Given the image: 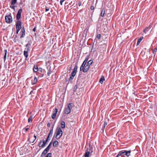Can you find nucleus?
<instances>
[{"instance_id": "1", "label": "nucleus", "mask_w": 157, "mask_h": 157, "mask_svg": "<svg viewBox=\"0 0 157 157\" xmlns=\"http://www.w3.org/2000/svg\"><path fill=\"white\" fill-rule=\"evenodd\" d=\"M93 152V147H90L89 149H87L86 150L84 155V157H89V156L92 155Z\"/></svg>"}, {"instance_id": "2", "label": "nucleus", "mask_w": 157, "mask_h": 157, "mask_svg": "<svg viewBox=\"0 0 157 157\" xmlns=\"http://www.w3.org/2000/svg\"><path fill=\"white\" fill-rule=\"evenodd\" d=\"M56 138L57 139H59L63 134V131L60 128H57L56 129Z\"/></svg>"}, {"instance_id": "3", "label": "nucleus", "mask_w": 157, "mask_h": 157, "mask_svg": "<svg viewBox=\"0 0 157 157\" xmlns=\"http://www.w3.org/2000/svg\"><path fill=\"white\" fill-rule=\"evenodd\" d=\"M71 103H69L67 105V107H66L64 109V113L65 114H67L70 113L71 110V109L72 108Z\"/></svg>"}, {"instance_id": "4", "label": "nucleus", "mask_w": 157, "mask_h": 157, "mask_svg": "<svg viewBox=\"0 0 157 157\" xmlns=\"http://www.w3.org/2000/svg\"><path fill=\"white\" fill-rule=\"evenodd\" d=\"M131 151H121L118 153V155H126L127 157L129 156L130 155Z\"/></svg>"}, {"instance_id": "5", "label": "nucleus", "mask_w": 157, "mask_h": 157, "mask_svg": "<svg viewBox=\"0 0 157 157\" xmlns=\"http://www.w3.org/2000/svg\"><path fill=\"white\" fill-rule=\"evenodd\" d=\"M77 68H78V67H77V66H75L74 67L73 71V72L72 73L70 77V78L69 79L70 81H72L73 78H74V77L75 76L76 74V72H77Z\"/></svg>"}, {"instance_id": "6", "label": "nucleus", "mask_w": 157, "mask_h": 157, "mask_svg": "<svg viewBox=\"0 0 157 157\" xmlns=\"http://www.w3.org/2000/svg\"><path fill=\"white\" fill-rule=\"evenodd\" d=\"M22 25V23L21 21H18L17 23L16 24V29H17V33L18 34L19 31L21 28Z\"/></svg>"}, {"instance_id": "7", "label": "nucleus", "mask_w": 157, "mask_h": 157, "mask_svg": "<svg viewBox=\"0 0 157 157\" xmlns=\"http://www.w3.org/2000/svg\"><path fill=\"white\" fill-rule=\"evenodd\" d=\"M90 67L89 65H85L84 67H83V68L82 69H80V71H83L84 72H86L89 69Z\"/></svg>"}, {"instance_id": "8", "label": "nucleus", "mask_w": 157, "mask_h": 157, "mask_svg": "<svg viewBox=\"0 0 157 157\" xmlns=\"http://www.w3.org/2000/svg\"><path fill=\"white\" fill-rule=\"evenodd\" d=\"M88 57H86L84 62H83L82 65H81V67H80V69H82L83 68V67H84L85 65H86V63L87 62V61H88Z\"/></svg>"}, {"instance_id": "9", "label": "nucleus", "mask_w": 157, "mask_h": 157, "mask_svg": "<svg viewBox=\"0 0 157 157\" xmlns=\"http://www.w3.org/2000/svg\"><path fill=\"white\" fill-rule=\"evenodd\" d=\"M22 11V10L21 9H20L17 13V19H19L21 17V13Z\"/></svg>"}, {"instance_id": "10", "label": "nucleus", "mask_w": 157, "mask_h": 157, "mask_svg": "<svg viewBox=\"0 0 157 157\" xmlns=\"http://www.w3.org/2000/svg\"><path fill=\"white\" fill-rule=\"evenodd\" d=\"M46 144V143L45 142L44 140H43L40 141L39 143V146L40 147H44Z\"/></svg>"}, {"instance_id": "11", "label": "nucleus", "mask_w": 157, "mask_h": 157, "mask_svg": "<svg viewBox=\"0 0 157 157\" xmlns=\"http://www.w3.org/2000/svg\"><path fill=\"white\" fill-rule=\"evenodd\" d=\"M5 19L6 23H10V15L6 16Z\"/></svg>"}, {"instance_id": "12", "label": "nucleus", "mask_w": 157, "mask_h": 157, "mask_svg": "<svg viewBox=\"0 0 157 157\" xmlns=\"http://www.w3.org/2000/svg\"><path fill=\"white\" fill-rule=\"evenodd\" d=\"M31 46V44H28L26 45V48L25 49V50L27 51L30 50V48Z\"/></svg>"}, {"instance_id": "13", "label": "nucleus", "mask_w": 157, "mask_h": 157, "mask_svg": "<svg viewBox=\"0 0 157 157\" xmlns=\"http://www.w3.org/2000/svg\"><path fill=\"white\" fill-rule=\"evenodd\" d=\"M61 127L62 128H64L65 127V122L63 121H61L60 123Z\"/></svg>"}, {"instance_id": "14", "label": "nucleus", "mask_w": 157, "mask_h": 157, "mask_svg": "<svg viewBox=\"0 0 157 157\" xmlns=\"http://www.w3.org/2000/svg\"><path fill=\"white\" fill-rule=\"evenodd\" d=\"M105 78L103 76H102L101 78L100 79L99 82L101 83L102 84L103 81L105 80Z\"/></svg>"}, {"instance_id": "15", "label": "nucleus", "mask_w": 157, "mask_h": 157, "mask_svg": "<svg viewBox=\"0 0 157 157\" xmlns=\"http://www.w3.org/2000/svg\"><path fill=\"white\" fill-rule=\"evenodd\" d=\"M48 151L46 150L45 149L41 154V156L42 157L44 156L47 153Z\"/></svg>"}, {"instance_id": "16", "label": "nucleus", "mask_w": 157, "mask_h": 157, "mask_svg": "<svg viewBox=\"0 0 157 157\" xmlns=\"http://www.w3.org/2000/svg\"><path fill=\"white\" fill-rule=\"evenodd\" d=\"M53 132V127H52V129L50 131V132H49L48 136H49V137H50V136L51 137L52 136Z\"/></svg>"}, {"instance_id": "17", "label": "nucleus", "mask_w": 157, "mask_h": 157, "mask_svg": "<svg viewBox=\"0 0 157 157\" xmlns=\"http://www.w3.org/2000/svg\"><path fill=\"white\" fill-rule=\"evenodd\" d=\"M143 37L142 36L138 40L137 43V45L139 44L141 40L143 39Z\"/></svg>"}, {"instance_id": "18", "label": "nucleus", "mask_w": 157, "mask_h": 157, "mask_svg": "<svg viewBox=\"0 0 157 157\" xmlns=\"http://www.w3.org/2000/svg\"><path fill=\"white\" fill-rule=\"evenodd\" d=\"M37 78L36 77H35L34 78V79H33V81L32 82V84L33 85H34L35 84L36 82H37Z\"/></svg>"}, {"instance_id": "19", "label": "nucleus", "mask_w": 157, "mask_h": 157, "mask_svg": "<svg viewBox=\"0 0 157 157\" xmlns=\"http://www.w3.org/2000/svg\"><path fill=\"white\" fill-rule=\"evenodd\" d=\"M58 144V142L57 141H55L53 143V146L54 147H56Z\"/></svg>"}, {"instance_id": "20", "label": "nucleus", "mask_w": 157, "mask_h": 157, "mask_svg": "<svg viewBox=\"0 0 157 157\" xmlns=\"http://www.w3.org/2000/svg\"><path fill=\"white\" fill-rule=\"evenodd\" d=\"M33 70L34 72H36L38 71V67L37 66H34L33 68Z\"/></svg>"}, {"instance_id": "21", "label": "nucleus", "mask_w": 157, "mask_h": 157, "mask_svg": "<svg viewBox=\"0 0 157 157\" xmlns=\"http://www.w3.org/2000/svg\"><path fill=\"white\" fill-rule=\"evenodd\" d=\"M28 51L26 50H25L24 51V54L26 58H27L28 56Z\"/></svg>"}, {"instance_id": "22", "label": "nucleus", "mask_w": 157, "mask_h": 157, "mask_svg": "<svg viewBox=\"0 0 157 157\" xmlns=\"http://www.w3.org/2000/svg\"><path fill=\"white\" fill-rule=\"evenodd\" d=\"M150 29L149 27L146 28L143 31L145 33H146L148 31V30H150Z\"/></svg>"}, {"instance_id": "23", "label": "nucleus", "mask_w": 157, "mask_h": 157, "mask_svg": "<svg viewBox=\"0 0 157 157\" xmlns=\"http://www.w3.org/2000/svg\"><path fill=\"white\" fill-rule=\"evenodd\" d=\"M105 10L104 9H102L101 10V16L102 17H103L104 15L105 14Z\"/></svg>"}, {"instance_id": "24", "label": "nucleus", "mask_w": 157, "mask_h": 157, "mask_svg": "<svg viewBox=\"0 0 157 157\" xmlns=\"http://www.w3.org/2000/svg\"><path fill=\"white\" fill-rule=\"evenodd\" d=\"M51 144H52V142H51L49 144L48 146L45 149H46V150H47L48 151V150H49V149L51 146Z\"/></svg>"}, {"instance_id": "25", "label": "nucleus", "mask_w": 157, "mask_h": 157, "mask_svg": "<svg viewBox=\"0 0 157 157\" xmlns=\"http://www.w3.org/2000/svg\"><path fill=\"white\" fill-rule=\"evenodd\" d=\"M93 63V60H90L88 61L87 63V65H89V66L92 64Z\"/></svg>"}, {"instance_id": "26", "label": "nucleus", "mask_w": 157, "mask_h": 157, "mask_svg": "<svg viewBox=\"0 0 157 157\" xmlns=\"http://www.w3.org/2000/svg\"><path fill=\"white\" fill-rule=\"evenodd\" d=\"M17 2V0H12L11 4L13 5L15 4Z\"/></svg>"}, {"instance_id": "27", "label": "nucleus", "mask_w": 157, "mask_h": 157, "mask_svg": "<svg viewBox=\"0 0 157 157\" xmlns=\"http://www.w3.org/2000/svg\"><path fill=\"white\" fill-rule=\"evenodd\" d=\"M56 113H54L52 115V118L53 119H54L56 117Z\"/></svg>"}, {"instance_id": "28", "label": "nucleus", "mask_w": 157, "mask_h": 157, "mask_svg": "<svg viewBox=\"0 0 157 157\" xmlns=\"http://www.w3.org/2000/svg\"><path fill=\"white\" fill-rule=\"evenodd\" d=\"M5 55H4V61H5V59L6 58V55L7 52V50H5Z\"/></svg>"}, {"instance_id": "29", "label": "nucleus", "mask_w": 157, "mask_h": 157, "mask_svg": "<svg viewBox=\"0 0 157 157\" xmlns=\"http://www.w3.org/2000/svg\"><path fill=\"white\" fill-rule=\"evenodd\" d=\"M32 116H31L28 119V122H30L32 121Z\"/></svg>"}, {"instance_id": "30", "label": "nucleus", "mask_w": 157, "mask_h": 157, "mask_svg": "<svg viewBox=\"0 0 157 157\" xmlns=\"http://www.w3.org/2000/svg\"><path fill=\"white\" fill-rule=\"evenodd\" d=\"M34 139L33 140H31L30 141L32 143H33L36 139V136L35 135L34 136Z\"/></svg>"}, {"instance_id": "31", "label": "nucleus", "mask_w": 157, "mask_h": 157, "mask_svg": "<svg viewBox=\"0 0 157 157\" xmlns=\"http://www.w3.org/2000/svg\"><path fill=\"white\" fill-rule=\"evenodd\" d=\"M107 125V123L106 122H104V127L102 129V130H103V132H104V128H105V126Z\"/></svg>"}, {"instance_id": "32", "label": "nucleus", "mask_w": 157, "mask_h": 157, "mask_svg": "<svg viewBox=\"0 0 157 157\" xmlns=\"http://www.w3.org/2000/svg\"><path fill=\"white\" fill-rule=\"evenodd\" d=\"M157 51V47L155 48L154 50L153 51V53L155 54Z\"/></svg>"}, {"instance_id": "33", "label": "nucleus", "mask_w": 157, "mask_h": 157, "mask_svg": "<svg viewBox=\"0 0 157 157\" xmlns=\"http://www.w3.org/2000/svg\"><path fill=\"white\" fill-rule=\"evenodd\" d=\"M50 137H49V136H48V137L47 138V139L46 140L45 142L46 143V144L47 143V142L50 140V139L49 138Z\"/></svg>"}, {"instance_id": "34", "label": "nucleus", "mask_w": 157, "mask_h": 157, "mask_svg": "<svg viewBox=\"0 0 157 157\" xmlns=\"http://www.w3.org/2000/svg\"><path fill=\"white\" fill-rule=\"evenodd\" d=\"M97 38H98V39H99L100 37H101V35L100 34H98L97 35Z\"/></svg>"}, {"instance_id": "35", "label": "nucleus", "mask_w": 157, "mask_h": 157, "mask_svg": "<svg viewBox=\"0 0 157 157\" xmlns=\"http://www.w3.org/2000/svg\"><path fill=\"white\" fill-rule=\"evenodd\" d=\"M21 32L22 33H25V30L24 28L22 29L21 30Z\"/></svg>"}, {"instance_id": "36", "label": "nucleus", "mask_w": 157, "mask_h": 157, "mask_svg": "<svg viewBox=\"0 0 157 157\" xmlns=\"http://www.w3.org/2000/svg\"><path fill=\"white\" fill-rule=\"evenodd\" d=\"M51 155L52 154L51 153H49L47 155L49 157H51Z\"/></svg>"}, {"instance_id": "37", "label": "nucleus", "mask_w": 157, "mask_h": 157, "mask_svg": "<svg viewBox=\"0 0 157 157\" xmlns=\"http://www.w3.org/2000/svg\"><path fill=\"white\" fill-rule=\"evenodd\" d=\"M52 72L50 71H48V76H49L51 74Z\"/></svg>"}, {"instance_id": "38", "label": "nucleus", "mask_w": 157, "mask_h": 157, "mask_svg": "<svg viewBox=\"0 0 157 157\" xmlns=\"http://www.w3.org/2000/svg\"><path fill=\"white\" fill-rule=\"evenodd\" d=\"M57 111H58V110L56 108H55V111H54V112L55 113H57Z\"/></svg>"}, {"instance_id": "39", "label": "nucleus", "mask_w": 157, "mask_h": 157, "mask_svg": "<svg viewBox=\"0 0 157 157\" xmlns=\"http://www.w3.org/2000/svg\"><path fill=\"white\" fill-rule=\"evenodd\" d=\"M25 35V33H22L21 35V37H23Z\"/></svg>"}, {"instance_id": "40", "label": "nucleus", "mask_w": 157, "mask_h": 157, "mask_svg": "<svg viewBox=\"0 0 157 157\" xmlns=\"http://www.w3.org/2000/svg\"><path fill=\"white\" fill-rule=\"evenodd\" d=\"M63 1H63V0H61V1H60V4H61V5H62V3H63Z\"/></svg>"}, {"instance_id": "41", "label": "nucleus", "mask_w": 157, "mask_h": 157, "mask_svg": "<svg viewBox=\"0 0 157 157\" xmlns=\"http://www.w3.org/2000/svg\"><path fill=\"white\" fill-rule=\"evenodd\" d=\"M77 88V86H75V87H74V90L75 91L76 89Z\"/></svg>"}, {"instance_id": "42", "label": "nucleus", "mask_w": 157, "mask_h": 157, "mask_svg": "<svg viewBox=\"0 0 157 157\" xmlns=\"http://www.w3.org/2000/svg\"><path fill=\"white\" fill-rule=\"evenodd\" d=\"M94 9V7L93 6H92L91 7L90 9L91 10H93Z\"/></svg>"}, {"instance_id": "43", "label": "nucleus", "mask_w": 157, "mask_h": 157, "mask_svg": "<svg viewBox=\"0 0 157 157\" xmlns=\"http://www.w3.org/2000/svg\"><path fill=\"white\" fill-rule=\"evenodd\" d=\"M47 126L48 127H50V124L49 123L48 124H47Z\"/></svg>"}, {"instance_id": "44", "label": "nucleus", "mask_w": 157, "mask_h": 157, "mask_svg": "<svg viewBox=\"0 0 157 157\" xmlns=\"http://www.w3.org/2000/svg\"><path fill=\"white\" fill-rule=\"evenodd\" d=\"M36 30V28H34L33 29V31L34 32H35Z\"/></svg>"}, {"instance_id": "45", "label": "nucleus", "mask_w": 157, "mask_h": 157, "mask_svg": "<svg viewBox=\"0 0 157 157\" xmlns=\"http://www.w3.org/2000/svg\"><path fill=\"white\" fill-rule=\"evenodd\" d=\"M49 10L48 9L46 8V9H45L46 11H48Z\"/></svg>"}, {"instance_id": "46", "label": "nucleus", "mask_w": 157, "mask_h": 157, "mask_svg": "<svg viewBox=\"0 0 157 157\" xmlns=\"http://www.w3.org/2000/svg\"><path fill=\"white\" fill-rule=\"evenodd\" d=\"M78 5H79V6H80L81 5V3H78Z\"/></svg>"}, {"instance_id": "47", "label": "nucleus", "mask_w": 157, "mask_h": 157, "mask_svg": "<svg viewBox=\"0 0 157 157\" xmlns=\"http://www.w3.org/2000/svg\"><path fill=\"white\" fill-rule=\"evenodd\" d=\"M28 130V128H25V130H26V131H27Z\"/></svg>"}, {"instance_id": "48", "label": "nucleus", "mask_w": 157, "mask_h": 157, "mask_svg": "<svg viewBox=\"0 0 157 157\" xmlns=\"http://www.w3.org/2000/svg\"><path fill=\"white\" fill-rule=\"evenodd\" d=\"M12 8L14 9V6H12Z\"/></svg>"}, {"instance_id": "49", "label": "nucleus", "mask_w": 157, "mask_h": 157, "mask_svg": "<svg viewBox=\"0 0 157 157\" xmlns=\"http://www.w3.org/2000/svg\"><path fill=\"white\" fill-rule=\"evenodd\" d=\"M121 156V155H118V154L116 157H119V156Z\"/></svg>"}, {"instance_id": "50", "label": "nucleus", "mask_w": 157, "mask_h": 157, "mask_svg": "<svg viewBox=\"0 0 157 157\" xmlns=\"http://www.w3.org/2000/svg\"><path fill=\"white\" fill-rule=\"evenodd\" d=\"M71 67H69V70H71Z\"/></svg>"}, {"instance_id": "51", "label": "nucleus", "mask_w": 157, "mask_h": 157, "mask_svg": "<svg viewBox=\"0 0 157 157\" xmlns=\"http://www.w3.org/2000/svg\"><path fill=\"white\" fill-rule=\"evenodd\" d=\"M45 157H48L47 155Z\"/></svg>"}]
</instances>
